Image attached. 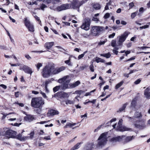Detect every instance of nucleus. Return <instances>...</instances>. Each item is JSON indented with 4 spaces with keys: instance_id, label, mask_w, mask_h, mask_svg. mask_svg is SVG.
I'll list each match as a JSON object with an SVG mask.
<instances>
[{
    "instance_id": "obj_58",
    "label": "nucleus",
    "mask_w": 150,
    "mask_h": 150,
    "mask_svg": "<svg viewBox=\"0 0 150 150\" xmlns=\"http://www.w3.org/2000/svg\"><path fill=\"white\" fill-rule=\"evenodd\" d=\"M19 92L18 91L17 92H16L15 93V95L16 97L18 98V97L19 96Z\"/></svg>"
},
{
    "instance_id": "obj_29",
    "label": "nucleus",
    "mask_w": 150,
    "mask_h": 150,
    "mask_svg": "<svg viewBox=\"0 0 150 150\" xmlns=\"http://www.w3.org/2000/svg\"><path fill=\"white\" fill-rule=\"evenodd\" d=\"M23 136H22V134H19L17 135L16 136H15V137L17 139L21 141L22 138H23Z\"/></svg>"
},
{
    "instance_id": "obj_25",
    "label": "nucleus",
    "mask_w": 150,
    "mask_h": 150,
    "mask_svg": "<svg viewBox=\"0 0 150 150\" xmlns=\"http://www.w3.org/2000/svg\"><path fill=\"white\" fill-rule=\"evenodd\" d=\"M137 100V98L136 97L134 98L131 103V107H134L136 105V101Z\"/></svg>"
},
{
    "instance_id": "obj_32",
    "label": "nucleus",
    "mask_w": 150,
    "mask_h": 150,
    "mask_svg": "<svg viewBox=\"0 0 150 150\" xmlns=\"http://www.w3.org/2000/svg\"><path fill=\"white\" fill-rule=\"evenodd\" d=\"M47 7V6L43 4H41L40 8L39 9H41L42 10L44 11V8H46Z\"/></svg>"
},
{
    "instance_id": "obj_6",
    "label": "nucleus",
    "mask_w": 150,
    "mask_h": 150,
    "mask_svg": "<svg viewBox=\"0 0 150 150\" xmlns=\"http://www.w3.org/2000/svg\"><path fill=\"white\" fill-rule=\"evenodd\" d=\"M129 33L127 32H125L122 34L121 35L117 37L118 38V42L117 43V46H121L122 43L125 41Z\"/></svg>"
},
{
    "instance_id": "obj_59",
    "label": "nucleus",
    "mask_w": 150,
    "mask_h": 150,
    "mask_svg": "<svg viewBox=\"0 0 150 150\" xmlns=\"http://www.w3.org/2000/svg\"><path fill=\"white\" fill-rule=\"evenodd\" d=\"M60 0H52V3L55 4L56 3L59 2H60Z\"/></svg>"
},
{
    "instance_id": "obj_36",
    "label": "nucleus",
    "mask_w": 150,
    "mask_h": 150,
    "mask_svg": "<svg viewBox=\"0 0 150 150\" xmlns=\"http://www.w3.org/2000/svg\"><path fill=\"white\" fill-rule=\"evenodd\" d=\"M34 132H31L30 134H29L30 136H28V139H32L34 137Z\"/></svg>"
},
{
    "instance_id": "obj_37",
    "label": "nucleus",
    "mask_w": 150,
    "mask_h": 150,
    "mask_svg": "<svg viewBox=\"0 0 150 150\" xmlns=\"http://www.w3.org/2000/svg\"><path fill=\"white\" fill-rule=\"evenodd\" d=\"M107 40H105L103 41H100V42L98 43V45L99 46L104 45L107 42Z\"/></svg>"
},
{
    "instance_id": "obj_2",
    "label": "nucleus",
    "mask_w": 150,
    "mask_h": 150,
    "mask_svg": "<svg viewBox=\"0 0 150 150\" xmlns=\"http://www.w3.org/2000/svg\"><path fill=\"white\" fill-rule=\"evenodd\" d=\"M54 67V64H48L42 70L41 74L42 76L45 78L49 77L51 75L53 74V70Z\"/></svg>"
},
{
    "instance_id": "obj_28",
    "label": "nucleus",
    "mask_w": 150,
    "mask_h": 150,
    "mask_svg": "<svg viewBox=\"0 0 150 150\" xmlns=\"http://www.w3.org/2000/svg\"><path fill=\"white\" fill-rule=\"evenodd\" d=\"M100 55L101 56L105 57L107 58H110L111 56V54L109 53L105 54H101Z\"/></svg>"
},
{
    "instance_id": "obj_61",
    "label": "nucleus",
    "mask_w": 150,
    "mask_h": 150,
    "mask_svg": "<svg viewBox=\"0 0 150 150\" xmlns=\"http://www.w3.org/2000/svg\"><path fill=\"white\" fill-rule=\"evenodd\" d=\"M139 12L142 13L144 11V8L143 7H141L139 9Z\"/></svg>"
},
{
    "instance_id": "obj_1",
    "label": "nucleus",
    "mask_w": 150,
    "mask_h": 150,
    "mask_svg": "<svg viewBox=\"0 0 150 150\" xmlns=\"http://www.w3.org/2000/svg\"><path fill=\"white\" fill-rule=\"evenodd\" d=\"M142 117V115L141 112H136L134 114L133 117L128 116H126L125 117L127 118L129 121L133 122V125L135 127L142 129L146 127V120L140 119Z\"/></svg>"
},
{
    "instance_id": "obj_11",
    "label": "nucleus",
    "mask_w": 150,
    "mask_h": 150,
    "mask_svg": "<svg viewBox=\"0 0 150 150\" xmlns=\"http://www.w3.org/2000/svg\"><path fill=\"white\" fill-rule=\"evenodd\" d=\"M90 19L89 18H86L84 19V23H83L81 27L82 29H83L86 30H88L90 28Z\"/></svg>"
},
{
    "instance_id": "obj_38",
    "label": "nucleus",
    "mask_w": 150,
    "mask_h": 150,
    "mask_svg": "<svg viewBox=\"0 0 150 150\" xmlns=\"http://www.w3.org/2000/svg\"><path fill=\"white\" fill-rule=\"evenodd\" d=\"M96 91V89H94L92 91H91L90 92L86 93L85 95V96H91V93L94 92Z\"/></svg>"
},
{
    "instance_id": "obj_22",
    "label": "nucleus",
    "mask_w": 150,
    "mask_h": 150,
    "mask_svg": "<svg viewBox=\"0 0 150 150\" xmlns=\"http://www.w3.org/2000/svg\"><path fill=\"white\" fill-rule=\"evenodd\" d=\"M135 138V136H128L126 137L125 136V138H124V140L125 142H129L132 139H134Z\"/></svg>"
},
{
    "instance_id": "obj_10",
    "label": "nucleus",
    "mask_w": 150,
    "mask_h": 150,
    "mask_svg": "<svg viewBox=\"0 0 150 150\" xmlns=\"http://www.w3.org/2000/svg\"><path fill=\"white\" fill-rule=\"evenodd\" d=\"M24 23L29 31L33 32L34 31L33 25L30 23V21L28 20L27 18H24Z\"/></svg>"
},
{
    "instance_id": "obj_51",
    "label": "nucleus",
    "mask_w": 150,
    "mask_h": 150,
    "mask_svg": "<svg viewBox=\"0 0 150 150\" xmlns=\"http://www.w3.org/2000/svg\"><path fill=\"white\" fill-rule=\"evenodd\" d=\"M129 8H131L132 7L134 6V4L133 2H131L129 4Z\"/></svg>"
},
{
    "instance_id": "obj_63",
    "label": "nucleus",
    "mask_w": 150,
    "mask_h": 150,
    "mask_svg": "<svg viewBox=\"0 0 150 150\" xmlns=\"http://www.w3.org/2000/svg\"><path fill=\"white\" fill-rule=\"evenodd\" d=\"M16 104L18 105L19 106L21 107H23L24 105L22 103H19L18 102H16Z\"/></svg>"
},
{
    "instance_id": "obj_8",
    "label": "nucleus",
    "mask_w": 150,
    "mask_h": 150,
    "mask_svg": "<svg viewBox=\"0 0 150 150\" xmlns=\"http://www.w3.org/2000/svg\"><path fill=\"white\" fill-rule=\"evenodd\" d=\"M105 28L102 26H93L91 30V33L93 35L96 36L98 35L100 31L104 30Z\"/></svg>"
},
{
    "instance_id": "obj_16",
    "label": "nucleus",
    "mask_w": 150,
    "mask_h": 150,
    "mask_svg": "<svg viewBox=\"0 0 150 150\" xmlns=\"http://www.w3.org/2000/svg\"><path fill=\"white\" fill-rule=\"evenodd\" d=\"M21 70H23L25 73L31 74L32 71L31 69L29 67L24 65L20 68Z\"/></svg>"
},
{
    "instance_id": "obj_46",
    "label": "nucleus",
    "mask_w": 150,
    "mask_h": 150,
    "mask_svg": "<svg viewBox=\"0 0 150 150\" xmlns=\"http://www.w3.org/2000/svg\"><path fill=\"white\" fill-rule=\"evenodd\" d=\"M28 139V136H23L21 141H25Z\"/></svg>"
},
{
    "instance_id": "obj_62",
    "label": "nucleus",
    "mask_w": 150,
    "mask_h": 150,
    "mask_svg": "<svg viewBox=\"0 0 150 150\" xmlns=\"http://www.w3.org/2000/svg\"><path fill=\"white\" fill-rule=\"evenodd\" d=\"M40 93L42 95V96L44 98H47V96L45 93L41 91L40 92Z\"/></svg>"
},
{
    "instance_id": "obj_3",
    "label": "nucleus",
    "mask_w": 150,
    "mask_h": 150,
    "mask_svg": "<svg viewBox=\"0 0 150 150\" xmlns=\"http://www.w3.org/2000/svg\"><path fill=\"white\" fill-rule=\"evenodd\" d=\"M70 81L69 76H66L59 79L58 81L60 83H62L61 86V88L63 90H65L67 88H71V83L69 84Z\"/></svg>"
},
{
    "instance_id": "obj_52",
    "label": "nucleus",
    "mask_w": 150,
    "mask_h": 150,
    "mask_svg": "<svg viewBox=\"0 0 150 150\" xmlns=\"http://www.w3.org/2000/svg\"><path fill=\"white\" fill-rule=\"evenodd\" d=\"M12 114L13 115H12L10 117H13L12 118H16V117L18 116V115L16 114H15L14 113H12Z\"/></svg>"
},
{
    "instance_id": "obj_54",
    "label": "nucleus",
    "mask_w": 150,
    "mask_h": 150,
    "mask_svg": "<svg viewBox=\"0 0 150 150\" xmlns=\"http://www.w3.org/2000/svg\"><path fill=\"white\" fill-rule=\"evenodd\" d=\"M25 57L28 60H30L31 59V57L28 54H25Z\"/></svg>"
},
{
    "instance_id": "obj_39",
    "label": "nucleus",
    "mask_w": 150,
    "mask_h": 150,
    "mask_svg": "<svg viewBox=\"0 0 150 150\" xmlns=\"http://www.w3.org/2000/svg\"><path fill=\"white\" fill-rule=\"evenodd\" d=\"M88 67L86 65H84L82 66H80L79 67V69L81 71L85 69L86 68Z\"/></svg>"
},
{
    "instance_id": "obj_12",
    "label": "nucleus",
    "mask_w": 150,
    "mask_h": 150,
    "mask_svg": "<svg viewBox=\"0 0 150 150\" xmlns=\"http://www.w3.org/2000/svg\"><path fill=\"white\" fill-rule=\"evenodd\" d=\"M71 8V6L69 4H64L57 7V11H59L63 10H65L70 9Z\"/></svg>"
},
{
    "instance_id": "obj_27",
    "label": "nucleus",
    "mask_w": 150,
    "mask_h": 150,
    "mask_svg": "<svg viewBox=\"0 0 150 150\" xmlns=\"http://www.w3.org/2000/svg\"><path fill=\"white\" fill-rule=\"evenodd\" d=\"M93 7L96 10H98L100 9L101 7L100 5L98 3L93 4Z\"/></svg>"
},
{
    "instance_id": "obj_30",
    "label": "nucleus",
    "mask_w": 150,
    "mask_h": 150,
    "mask_svg": "<svg viewBox=\"0 0 150 150\" xmlns=\"http://www.w3.org/2000/svg\"><path fill=\"white\" fill-rule=\"evenodd\" d=\"M124 83V81H122L120 82L119 83L117 84L116 86H115V88L116 89H117L119 87H120Z\"/></svg>"
},
{
    "instance_id": "obj_23",
    "label": "nucleus",
    "mask_w": 150,
    "mask_h": 150,
    "mask_svg": "<svg viewBox=\"0 0 150 150\" xmlns=\"http://www.w3.org/2000/svg\"><path fill=\"white\" fill-rule=\"evenodd\" d=\"M127 104V103H125L123 104L122 107L120 108L117 112L119 113L121 112H125Z\"/></svg>"
},
{
    "instance_id": "obj_53",
    "label": "nucleus",
    "mask_w": 150,
    "mask_h": 150,
    "mask_svg": "<svg viewBox=\"0 0 150 150\" xmlns=\"http://www.w3.org/2000/svg\"><path fill=\"white\" fill-rule=\"evenodd\" d=\"M84 54H81L80 55H79L78 57V60H79L80 59L83 58L84 57Z\"/></svg>"
},
{
    "instance_id": "obj_15",
    "label": "nucleus",
    "mask_w": 150,
    "mask_h": 150,
    "mask_svg": "<svg viewBox=\"0 0 150 150\" xmlns=\"http://www.w3.org/2000/svg\"><path fill=\"white\" fill-rule=\"evenodd\" d=\"M59 114V112L58 111L54 110H51L48 111L47 114V117H49L58 115Z\"/></svg>"
},
{
    "instance_id": "obj_45",
    "label": "nucleus",
    "mask_w": 150,
    "mask_h": 150,
    "mask_svg": "<svg viewBox=\"0 0 150 150\" xmlns=\"http://www.w3.org/2000/svg\"><path fill=\"white\" fill-rule=\"evenodd\" d=\"M34 17L35 19L39 21V23L40 24H41V21L40 20L39 18L37 16L35 15Z\"/></svg>"
},
{
    "instance_id": "obj_17",
    "label": "nucleus",
    "mask_w": 150,
    "mask_h": 150,
    "mask_svg": "<svg viewBox=\"0 0 150 150\" xmlns=\"http://www.w3.org/2000/svg\"><path fill=\"white\" fill-rule=\"evenodd\" d=\"M34 120H35L34 116L31 115H27L24 118V120L29 122H30Z\"/></svg>"
},
{
    "instance_id": "obj_33",
    "label": "nucleus",
    "mask_w": 150,
    "mask_h": 150,
    "mask_svg": "<svg viewBox=\"0 0 150 150\" xmlns=\"http://www.w3.org/2000/svg\"><path fill=\"white\" fill-rule=\"evenodd\" d=\"M82 144L81 142L77 143L71 149L74 150L79 148L80 147V144Z\"/></svg>"
},
{
    "instance_id": "obj_49",
    "label": "nucleus",
    "mask_w": 150,
    "mask_h": 150,
    "mask_svg": "<svg viewBox=\"0 0 150 150\" xmlns=\"http://www.w3.org/2000/svg\"><path fill=\"white\" fill-rule=\"evenodd\" d=\"M90 69L92 72L94 71V67L93 64H91L90 66Z\"/></svg>"
},
{
    "instance_id": "obj_57",
    "label": "nucleus",
    "mask_w": 150,
    "mask_h": 150,
    "mask_svg": "<svg viewBox=\"0 0 150 150\" xmlns=\"http://www.w3.org/2000/svg\"><path fill=\"white\" fill-rule=\"evenodd\" d=\"M10 114H11V113H9V114H3V116L2 117V119H4L8 115Z\"/></svg>"
},
{
    "instance_id": "obj_9",
    "label": "nucleus",
    "mask_w": 150,
    "mask_h": 150,
    "mask_svg": "<svg viewBox=\"0 0 150 150\" xmlns=\"http://www.w3.org/2000/svg\"><path fill=\"white\" fill-rule=\"evenodd\" d=\"M71 93H66L64 92H59L54 95V97L60 98H68Z\"/></svg>"
},
{
    "instance_id": "obj_60",
    "label": "nucleus",
    "mask_w": 150,
    "mask_h": 150,
    "mask_svg": "<svg viewBox=\"0 0 150 150\" xmlns=\"http://www.w3.org/2000/svg\"><path fill=\"white\" fill-rule=\"evenodd\" d=\"M51 2L52 3V0H45V2L47 4L51 3Z\"/></svg>"
},
{
    "instance_id": "obj_64",
    "label": "nucleus",
    "mask_w": 150,
    "mask_h": 150,
    "mask_svg": "<svg viewBox=\"0 0 150 150\" xmlns=\"http://www.w3.org/2000/svg\"><path fill=\"white\" fill-rule=\"evenodd\" d=\"M101 127V125L99 126L96 129H95L94 132H97L98 130H99L100 129Z\"/></svg>"
},
{
    "instance_id": "obj_41",
    "label": "nucleus",
    "mask_w": 150,
    "mask_h": 150,
    "mask_svg": "<svg viewBox=\"0 0 150 150\" xmlns=\"http://www.w3.org/2000/svg\"><path fill=\"white\" fill-rule=\"evenodd\" d=\"M60 88V86H57L56 87H54L53 89V91L54 92H56L58 91Z\"/></svg>"
},
{
    "instance_id": "obj_42",
    "label": "nucleus",
    "mask_w": 150,
    "mask_h": 150,
    "mask_svg": "<svg viewBox=\"0 0 150 150\" xmlns=\"http://www.w3.org/2000/svg\"><path fill=\"white\" fill-rule=\"evenodd\" d=\"M137 14V12L133 13L131 14V17L132 19L134 18Z\"/></svg>"
},
{
    "instance_id": "obj_44",
    "label": "nucleus",
    "mask_w": 150,
    "mask_h": 150,
    "mask_svg": "<svg viewBox=\"0 0 150 150\" xmlns=\"http://www.w3.org/2000/svg\"><path fill=\"white\" fill-rule=\"evenodd\" d=\"M83 91L81 90L77 91H75V93H75L76 94L81 95V94L83 93Z\"/></svg>"
},
{
    "instance_id": "obj_26",
    "label": "nucleus",
    "mask_w": 150,
    "mask_h": 150,
    "mask_svg": "<svg viewBox=\"0 0 150 150\" xmlns=\"http://www.w3.org/2000/svg\"><path fill=\"white\" fill-rule=\"evenodd\" d=\"M96 61L97 63L101 62L102 63H104L105 62V60L101 58H100L98 57H96L95 58Z\"/></svg>"
},
{
    "instance_id": "obj_48",
    "label": "nucleus",
    "mask_w": 150,
    "mask_h": 150,
    "mask_svg": "<svg viewBox=\"0 0 150 150\" xmlns=\"http://www.w3.org/2000/svg\"><path fill=\"white\" fill-rule=\"evenodd\" d=\"M110 14L108 13H106L104 16L105 19H107L108 18L110 17Z\"/></svg>"
},
{
    "instance_id": "obj_31",
    "label": "nucleus",
    "mask_w": 150,
    "mask_h": 150,
    "mask_svg": "<svg viewBox=\"0 0 150 150\" xmlns=\"http://www.w3.org/2000/svg\"><path fill=\"white\" fill-rule=\"evenodd\" d=\"M111 45L113 47H116V46H117V44H116V41L115 40H113L112 41Z\"/></svg>"
},
{
    "instance_id": "obj_20",
    "label": "nucleus",
    "mask_w": 150,
    "mask_h": 150,
    "mask_svg": "<svg viewBox=\"0 0 150 150\" xmlns=\"http://www.w3.org/2000/svg\"><path fill=\"white\" fill-rule=\"evenodd\" d=\"M73 58L75 59H76V58L74 56H70L69 58V59L65 61V63L67 64H68L69 66H72V64L71 63L70 61L71 60V58Z\"/></svg>"
},
{
    "instance_id": "obj_14",
    "label": "nucleus",
    "mask_w": 150,
    "mask_h": 150,
    "mask_svg": "<svg viewBox=\"0 0 150 150\" xmlns=\"http://www.w3.org/2000/svg\"><path fill=\"white\" fill-rule=\"evenodd\" d=\"M65 69V67L64 66H62L60 67L54 68V67L53 74V75L57 74Z\"/></svg>"
},
{
    "instance_id": "obj_56",
    "label": "nucleus",
    "mask_w": 150,
    "mask_h": 150,
    "mask_svg": "<svg viewBox=\"0 0 150 150\" xmlns=\"http://www.w3.org/2000/svg\"><path fill=\"white\" fill-rule=\"evenodd\" d=\"M43 139L46 140H51L50 137V136H46L44 137Z\"/></svg>"
},
{
    "instance_id": "obj_55",
    "label": "nucleus",
    "mask_w": 150,
    "mask_h": 150,
    "mask_svg": "<svg viewBox=\"0 0 150 150\" xmlns=\"http://www.w3.org/2000/svg\"><path fill=\"white\" fill-rule=\"evenodd\" d=\"M115 33H114L110 35L109 36V38H114L115 35Z\"/></svg>"
},
{
    "instance_id": "obj_40",
    "label": "nucleus",
    "mask_w": 150,
    "mask_h": 150,
    "mask_svg": "<svg viewBox=\"0 0 150 150\" xmlns=\"http://www.w3.org/2000/svg\"><path fill=\"white\" fill-rule=\"evenodd\" d=\"M118 49V48L117 47H115L113 50V52L114 53L117 54L118 51L117 50Z\"/></svg>"
},
{
    "instance_id": "obj_50",
    "label": "nucleus",
    "mask_w": 150,
    "mask_h": 150,
    "mask_svg": "<svg viewBox=\"0 0 150 150\" xmlns=\"http://www.w3.org/2000/svg\"><path fill=\"white\" fill-rule=\"evenodd\" d=\"M141 81V80L140 79H138L134 82V83L136 84H138Z\"/></svg>"
},
{
    "instance_id": "obj_34",
    "label": "nucleus",
    "mask_w": 150,
    "mask_h": 150,
    "mask_svg": "<svg viewBox=\"0 0 150 150\" xmlns=\"http://www.w3.org/2000/svg\"><path fill=\"white\" fill-rule=\"evenodd\" d=\"M42 64L41 63H38L35 65L37 70L38 71L39 70L40 67H42Z\"/></svg>"
},
{
    "instance_id": "obj_4",
    "label": "nucleus",
    "mask_w": 150,
    "mask_h": 150,
    "mask_svg": "<svg viewBox=\"0 0 150 150\" xmlns=\"http://www.w3.org/2000/svg\"><path fill=\"white\" fill-rule=\"evenodd\" d=\"M44 101L41 97L33 98L31 100V105L35 108H39L44 104Z\"/></svg>"
},
{
    "instance_id": "obj_21",
    "label": "nucleus",
    "mask_w": 150,
    "mask_h": 150,
    "mask_svg": "<svg viewBox=\"0 0 150 150\" xmlns=\"http://www.w3.org/2000/svg\"><path fill=\"white\" fill-rule=\"evenodd\" d=\"M54 44V42H46L45 44V47L49 49H50L53 45Z\"/></svg>"
},
{
    "instance_id": "obj_18",
    "label": "nucleus",
    "mask_w": 150,
    "mask_h": 150,
    "mask_svg": "<svg viewBox=\"0 0 150 150\" xmlns=\"http://www.w3.org/2000/svg\"><path fill=\"white\" fill-rule=\"evenodd\" d=\"M125 136L122 135V136H119L117 137L113 138L111 140L113 142H120L124 140V138H125Z\"/></svg>"
},
{
    "instance_id": "obj_19",
    "label": "nucleus",
    "mask_w": 150,
    "mask_h": 150,
    "mask_svg": "<svg viewBox=\"0 0 150 150\" xmlns=\"http://www.w3.org/2000/svg\"><path fill=\"white\" fill-rule=\"evenodd\" d=\"M144 95L147 99H150V87L147 88L144 91Z\"/></svg>"
},
{
    "instance_id": "obj_5",
    "label": "nucleus",
    "mask_w": 150,
    "mask_h": 150,
    "mask_svg": "<svg viewBox=\"0 0 150 150\" xmlns=\"http://www.w3.org/2000/svg\"><path fill=\"white\" fill-rule=\"evenodd\" d=\"M107 141V137L105 134H101L98 139V147L102 148L106 144Z\"/></svg>"
},
{
    "instance_id": "obj_13",
    "label": "nucleus",
    "mask_w": 150,
    "mask_h": 150,
    "mask_svg": "<svg viewBox=\"0 0 150 150\" xmlns=\"http://www.w3.org/2000/svg\"><path fill=\"white\" fill-rule=\"evenodd\" d=\"M16 134V132L11 130H8L5 132V136L7 138H15Z\"/></svg>"
},
{
    "instance_id": "obj_7",
    "label": "nucleus",
    "mask_w": 150,
    "mask_h": 150,
    "mask_svg": "<svg viewBox=\"0 0 150 150\" xmlns=\"http://www.w3.org/2000/svg\"><path fill=\"white\" fill-rule=\"evenodd\" d=\"M123 120L122 119H120L118 122V126L117 127L116 129L117 130L121 132H124L125 131H132V129L127 127L125 126H121Z\"/></svg>"
},
{
    "instance_id": "obj_24",
    "label": "nucleus",
    "mask_w": 150,
    "mask_h": 150,
    "mask_svg": "<svg viewBox=\"0 0 150 150\" xmlns=\"http://www.w3.org/2000/svg\"><path fill=\"white\" fill-rule=\"evenodd\" d=\"M80 83V82L78 81L73 83H71V88H74L78 86Z\"/></svg>"
},
{
    "instance_id": "obj_47",
    "label": "nucleus",
    "mask_w": 150,
    "mask_h": 150,
    "mask_svg": "<svg viewBox=\"0 0 150 150\" xmlns=\"http://www.w3.org/2000/svg\"><path fill=\"white\" fill-rule=\"evenodd\" d=\"M116 118H114L112 119L109 122H108V124L109 123L111 124L112 122H114L116 121Z\"/></svg>"
},
{
    "instance_id": "obj_35",
    "label": "nucleus",
    "mask_w": 150,
    "mask_h": 150,
    "mask_svg": "<svg viewBox=\"0 0 150 150\" xmlns=\"http://www.w3.org/2000/svg\"><path fill=\"white\" fill-rule=\"evenodd\" d=\"M66 103L67 104H74V101L73 100H67L65 101Z\"/></svg>"
},
{
    "instance_id": "obj_43",
    "label": "nucleus",
    "mask_w": 150,
    "mask_h": 150,
    "mask_svg": "<svg viewBox=\"0 0 150 150\" xmlns=\"http://www.w3.org/2000/svg\"><path fill=\"white\" fill-rule=\"evenodd\" d=\"M93 144H89L87 146L88 150H91L93 147Z\"/></svg>"
}]
</instances>
